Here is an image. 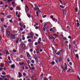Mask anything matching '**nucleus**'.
<instances>
[{
    "label": "nucleus",
    "mask_w": 80,
    "mask_h": 80,
    "mask_svg": "<svg viewBox=\"0 0 80 80\" xmlns=\"http://www.w3.org/2000/svg\"><path fill=\"white\" fill-rule=\"evenodd\" d=\"M33 9L34 11H37L38 12H36V13L37 15V17H38V15H39L38 12H39V13H40L41 11H40L39 9H38V7L37 5H35V8H34Z\"/></svg>",
    "instance_id": "nucleus-1"
},
{
    "label": "nucleus",
    "mask_w": 80,
    "mask_h": 80,
    "mask_svg": "<svg viewBox=\"0 0 80 80\" xmlns=\"http://www.w3.org/2000/svg\"><path fill=\"white\" fill-rule=\"evenodd\" d=\"M7 34L8 35H9V36L11 38H12V39H15V35L13 34H10V32H7Z\"/></svg>",
    "instance_id": "nucleus-2"
},
{
    "label": "nucleus",
    "mask_w": 80,
    "mask_h": 80,
    "mask_svg": "<svg viewBox=\"0 0 80 80\" xmlns=\"http://www.w3.org/2000/svg\"><path fill=\"white\" fill-rule=\"evenodd\" d=\"M29 9L28 6H26L25 10H26V13H27V12H29Z\"/></svg>",
    "instance_id": "nucleus-3"
},
{
    "label": "nucleus",
    "mask_w": 80,
    "mask_h": 80,
    "mask_svg": "<svg viewBox=\"0 0 80 80\" xmlns=\"http://www.w3.org/2000/svg\"><path fill=\"white\" fill-rule=\"evenodd\" d=\"M34 57L36 61H37V60H38V57L37 55V54L34 55Z\"/></svg>",
    "instance_id": "nucleus-4"
},
{
    "label": "nucleus",
    "mask_w": 80,
    "mask_h": 80,
    "mask_svg": "<svg viewBox=\"0 0 80 80\" xmlns=\"http://www.w3.org/2000/svg\"><path fill=\"white\" fill-rule=\"evenodd\" d=\"M64 66V71H65H65H66V70H67V64H66V63H65Z\"/></svg>",
    "instance_id": "nucleus-5"
},
{
    "label": "nucleus",
    "mask_w": 80,
    "mask_h": 80,
    "mask_svg": "<svg viewBox=\"0 0 80 80\" xmlns=\"http://www.w3.org/2000/svg\"><path fill=\"white\" fill-rule=\"evenodd\" d=\"M18 74L19 75V77H18V78H20V77H22V74L21 72H18Z\"/></svg>",
    "instance_id": "nucleus-6"
},
{
    "label": "nucleus",
    "mask_w": 80,
    "mask_h": 80,
    "mask_svg": "<svg viewBox=\"0 0 80 80\" xmlns=\"http://www.w3.org/2000/svg\"><path fill=\"white\" fill-rule=\"evenodd\" d=\"M30 35L31 36V38L33 39V32H31L30 34Z\"/></svg>",
    "instance_id": "nucleus-7"
},
{
    "label": "nucleus",
    "mask_w": 80,
    "mask_h": 80,
    "mask_svg": "<svg viewBox=\"0 0 80 80\" xmlns=\"http://www.w3.org/2000/svg\"><path fill=\"white\" fill-rule=\"evenodd\" d=\"M27 57H28V58H30L31 57V56H30V54L28 52H27Z\"/></svg>",
    "instance_id": "nucleus-8"
},
{
    "label": "nucleus",
    "mask_w": 80,
    "mask_h": 80,
    "mask_svg": "<svg viewBox=\"0 0 80 80\" xmlns=\"http://www.w3.org/2000/svg\"><path fill=\"white\" fill-rule=\"evenodd\" d=\"M44 27L46 28H48V25L47 24H45L44 25Z\"/></svg>",
    "instance_id": "nucleus-9"
},
{
    "label": "nucleus",
    "mask_w": 80,
    "mask_h": 80,
    "mask_svg": "<svg viewBox=\"0 0 80 80\" xmlns=\"http://www.w3.org/2000/svg\"><path fill=\"white\" fill-rule=\"evenodd\" d=\"M21 10V8H20L18 6H17L16 7V10Z\"/></svg>",
    "instance_id": "nucleus-10"
},
{
    "label": "nucleus",
    "mask_w": 80,
    "mask_h": 80,
    "mask_svg": "<svg viewBox=\"0 0 80 80\" xmlns=\"http://www.w3.org/2000/svg\"><path fill=\"white\" fill-rule=\"evenodd\" d=\"M11 67L12 68H15V67L14 64H12L11 66Z\"/></svg>",
    "instance_id": "nucleus-11"
},
{
    "label": "nucleus",
    "mask_w": 80,
    "mask_h": 80,
    "mask_svg": "<svg viewBox=\"0 0 80 80\" xmlns=\"http://www.w3.org/2000/svg\"><path fill=\"white\" fill-rule=\"evenodd\" d=\"M63 12V13L64 15H66V10L65 9L62 10Z\"/></svg>",
    "instance_id": "nucleus-12"
},
{
    "label": "nucleus",
    "mask_w": 80,
    "mask_h": 80,
    "mask_svg": "<svg viewBox=\"0 0 80 80\" xmlns=\"http://www.w3.org/2000/svg\"><path fill=\"white\" fill-rule=\"evenodd\" d=\"M22 48H25V47H26V45L25 44H22Z\"/></svg>",
    "instance_id": "nucleus-13"
},
{
    "label": "nucleus",
    "mask_w": 80,
    "mask_h": 80,
    "mask_svg": "<svg viewBox=\"0 0 80 80\" xmlns=\"http://www.w3.org/2000/svg\"><path fill=\"white\" fill-rule=\"evenodd\" d=\"M0 67L3 68V67H4V65H3V63H1V65H0Z\"/></svg>",
    "instance_id": "nucleus-14"
},
{
    "label": "nucleus",
    "mask_w": 80,
    "mask_h": 80,
    "mask_svg": "<svg viewBox=\"0 0 80 80\" xmlns=\"http://www.w3.org/2000/svg\"><path fill=\"white\" fill-rule=\"evenodd\" d=\"M62 59V58L60 57L58 59V61L59 62H61Z\"/></svg>",
    "instance_id": "nucleus-15"
},
{
    "label": "nucleus",
    "mask_w": 80,
    "mask_h": 80,
    "mask_svg": "<svg viewBox=\"0 0 80 80\" xmlns=\"http://www.w3.org/2000/svg\"><path fill=\"white\" fill-rule=\"evenodd\" d=\"M19 65H24V63L23 62H19Z\"/></svg>",
    "instance_id": "nucleus-16"
},
{
    "label": "nucleus",
    "mask_w": 80,
    "mask_h": 80,
    "mask_svg": "<svg viewBox=\"0 0 80 80\" xmlns=\"http://www.w3.org/2000/svg\"><path fill=\"white\" fill-rule=\"evenodd\" d=\"M52 32H56V29L54 27H53L52 28Z\"/></svg>",
    "instance_id": "nucleus-17"
},
{
    "label": "nucleus",
    "mask_w": 80,
    "mask_h": 80,
    "mask_svg": "<svg viewBox=\"0 0 80 80\" xmlns=\"http://www.w3.org/2000/svg\"><path fill=\"white\" fill-rule=\"evenodd\" d=\"M1 31L2 32V33H3L4 32V29L3 28H2L1 27Z\"/></svg>",
    "instance_id": "nucleus-18"
},
{
    "label": "nucleus",
    "mask_w": 80,
    "mask_h": 80,
    "mask_svg": "<svg viewBox=\"0 0 80 80\" xmlns=\"http://www.w3.org/2000/svg\"><path fill=\"white\" fill-rule=\"evenodd\" d=\"M19 25L21 26V27H23V24H22V22H19Z\"/></svg>",
    "instance_id": "nucleus-19"
},
{
    "label": "nucleus",
    "mask_w": 80,
    "mask_h": 80,
    "mask_svg": "<svg viewBox=\"0 0 80 80\" xmlns=\"http://www.w3.org/2000/svg\"><path fill=\"white\" fill-rule=\"evenodd\" d=\"M7 18H9V19L10 18H11V15L8 16Z\"/></svg>",
    "instance_id": "nucleus-20"
},
{
    "label": "nucleus",
    "mask_w": 80,
    "mask_h": 80,
    "mask_svg": "<svg viewBox=\"0 0 80 80\" xmlns=\"http://www.w3.org/2000/svg\"><path fill=\"white\" fill-rule=\"evenodd\" d=\"M23 76H24V77H25V76H26V75H27V74H26L25 72H23Z\"/></svg>",
    "instance_id": "nucleus-21"
},
{
    "label": "nucleus",
    "mask_w": 80,
    "mask_h": 80,
    "mask_svg": "<svg viewBox=\"0 0 80 80\" xmlns=\"http://www.w3.org/2000/svg\"><path fill=\"white\" fill-rule=\"evenodd\" d=\"M36 50L37 53H38L39 52H40V50H39V49H38V48Z\"/></svg>",
    "instance_id": "nucleus-22"
},
{
    "label": "nucleus",
    "mask_w": 80,
    "mask_h": 80,
    "mask_svg": "<svg viewBox=\"0 0 80 80\" xmlns=\"http://www.w3.org/2000/svg\"><path fill=\"white\" fill-rule=\"evenodd\" d=\"M12 51L13 52H14V53H15V52H17V50L15 49H13Z\"/></svg>",
    "instance_id": "nucleus-23"
},
{
    "label": "nucleus",
    "mask_w": 80,
    "mask_h": 80,
    "mask_svg": "<svg viewBox=\"0 0 80 80\" xmlns=\"http://www.w3.org/2000/svg\"><path fill=\"white\" fill-rule=\"evenodd\" d=\"M31 62V63H35V61L33 60H32Z\"/></svg>",
    "instance_id": "nucleus-24"
},
{
    "label": "nucleus",
    "mask_w": 80,
    "mask_h": 80,
    "mask_svg": "<svg viewBox=\"0 0 80 80\" xmlns=\"http://www.w3.org/2000/svg\"><path fill=\"white\" fill-rule=\"evenodd\" d=\"M51 65H54V64H55V62L54 61H53L51 62Z\"/></svg>",
    "instance_id": "nucleus-25"
},
{
    "label": "nucleus",
    "mask_w": 80,
    "mask_h": 80,
    "mask_svg": "<svg viewBox=\"0 0 80 80\" xmlns=\"http://www.w3.org/2000/svg\"><path fill=\"white\" fill-rule=\"evenodd\" d=\"M6 54H7V55H9V54H10L9 52H8V51H6Z\"/></svg>",
    "instance_id": "nucleus-26"
},
{
    "label": "nucleus",
    "mask_w": 80,
    "mask_h": 80,
    "mask_svg": "<svg viewBox=\"0 0 80 80\" xmlns=\"http://www.w3.org/2000/svg\"><path fill=\"white\" fill-rule=\"evenodd\" d=\"M50 38L51 39H54V37H53V36H50Z\"/></svg>",
    "instance_id": "nucleus-27"
},
{
    "label": "nucleus",
    "mask_w": 80,
    "mask_h": 80,
    "mask_svg": "<svg viewBox=\"0 0 80 80\" xmlns=\"http://www.w3.org/2000/svg\"><path fill=\"white\" fill-rule=\"evenodd\" d=\"M19 41V39H18L17 40H16V43H18V42Z\"/></svg>",
    "instance_id": "nucleus-28"
},
{
    "label": "nucleus",
    "mask_w": 80,
    "mask_h": 80,
    "mask_svg": "<svg viewBox=\"0 0 80 80\" xmlns=\"http://www.w3.org/2000/svg\"><path fill=\"white\" fill-rule=\"evenodd\" d=\"M76 57H77V58H79V57H78V54H76Z\"/></svg>",
    "instance_id": "nucleus-29"
},
{
    "label": "nucleus",
    "mask_w": 80,
    "mask_h": 80,
    "mask_svg": "<svg viewBox=\"0 0 80 80\" xmlns=\"http://www.w3.org/2000/svg\"><path fill=\"white\" fill-rule=\"evenodd\" d=\"M70 70H71V69H70V68H69L68 69V70L67 71V72H70Z\"/></svg>",
    "instance_id": "nucleus-30"
},
{
    "label": "nucleus",
    "mask_w": 80,
    "mask_h": 80,
    "mask_svg": "<svg viewBox=\"0 0 80 80\" xmlns=\"http://www.w3.org/2000/svg\"><path fill=\"white\" fill-rule=\"evenodd\" d=\"M43 80H48V79L47 78H43Z\"/></svg>",
    "instance_id": "nucleus-31"
},
{
    "label": "nucleus",
    "mask_w": 80,
    "mask_h": 80,
    "mask_svg": "<svg viewBox=\"0 0 80 80\" xmlns=\"http://www.w3.org/2000/svg\"><path fill=\"white\" fill-rule=\"evenodd\" d=\"M0 5H3V2L2 1H0Z\"/></svg>",
    "instance_id": "nucleus-32"
},
{
    "label": "nucleus",
    "mask_w": 80,
    "mask_h": 80,
    "mask_svg": "<svg viewBox=\"0 0 80 80\" xmlns=\"http://www.w3.org/2000/svg\"><path fill=\"white\" fill-rule=\"evenodd\" d=\"M3 26L5 28H7V26L6 25L4 24L3 25Z\"/></svg>",
    "instance_id": "nucleus-33"
},
{
    "label": "nucleus",
    "mask_w": 80,
    "mask_h": 80,
    "mask_svg": "<svg viewBox=\"0 0 80 80\" xmlns=\"http://www.w3.org/2000/svg\"><path fill=\"white\" fill-rule=\"evenodd\" d=\"M69 49H70V50L71 49V45H69Z\"/></svg>",
    "instance_id": "nucleus-34"
},
{
    "label": "nucleus",
    "mask_w": 80,
    "mask_h": 80,
    "mask_svg": "<svg viewBox=\"0 0 80 80\" xmlns=\"http://www.w3.org/2000/svg\"><path fill=\"white\" fill-rule=\"evenodd\" d=\"M12 0H8V2L9 3H10V2H12Z\"/></svg>",
    "instance_id": "nucleus-35"
},
{
    "label": "nucleus",
    "mask_w": 80,
    "mask_h": 80,
    "mask_svg": "<svg viewBox=\"0 0 80 80\" xmlns=\"http://www.w3.org/2000/svg\"><path fill=\"white\" fill-rule=\"evenodd\" d=\"M2 75H6V72H2Z\"/></svg>",
    "instance_id": "nucleus-36"
},
{
    "label": "nucleus",
    "mask_w": 80,
    "mask_h": 80,
    "mask_svg": "<svg viewBox=\"0 0 80 80\" xmlns=\"http://www.w3.org/2000/svg\"><path fill=\"white\" fill-rule=\"evenodd\" d=\"M60 7H61V8H64V7L62 6V5H60Z\"/></svg>",
    "instance_id": "nucleus-37"
},
{
    "label": "nucleus",
    "mask_w": 80,
    "mask_h": 80,
    "mask_svg": "<svg viewBox=\"0 0 80 80\" xmlns=\"http://www.w3.org/2000/svg\"><path fill=\"white\" fill-rule=\"evenodd\" d=\"M32 40H31V39H29L28 40V42H30Z\"/></svg>",
    "instance_id": "nucleus-38"
},
{
    "label": "nucleus",
    "mask_w": 80,
    "mask_h": 80,
    "mask_svg": "<svg viewBox=\"0 0 80 80\" xmlns=\"http://www.w3.org/2000/svg\"><path fill=\"white\" fill-rule=\"evenodd\" d=\"M1 20L2 22H3V21H4V20H3V19L2 18H1Z\"/></svg>",
    "instance_id": "nucleus-39"
},
{
    "label": "nucleus",
    "mask_w": 80,
    "mask_h": 80,
    "mask_svg": "<svg viewBox=\"0 0 80 80\" xmlns=\"http://www.w3.org/2000/svg\"><path fill=\"white\" fill-rule=\"evenodd\" d=\"M8 60H10V57L9 56L8 57Z\"/></svg>",
    "instance_id": "nucleus-40"
},
{
    "label": "nucleus",
    "mask_w": 80,
    "mask_h": 80,
    "mask_svg": "<svg viewBox=\"0 0 80 80\" xmlns=\"http://www.w3.org/2000/svg\"><path fill=\"white\" fill-rule=\"evenodd\" d=\"M32 70H35V67H32Z\"/></svg>",
    "instance_id": "nucleus-41"
},
{
    "label": "nucleus",
    "mask_w": 80,
    "mask_h": 80,
    "mask_svg": "<svg viewBox=\"0 0 80 80\" xmlns=\"http://www.w3.org/2000/svg\"><path fill=\"white\" fill-rule=\"evenodd\" d=\"M13 8L12 7H11V8H10V10H13Z\"/></svg>",
    "instance_id": "nucleus-42"
},
{
    "label": "nucleus",
    "mask_w": 80,
    "mask_h": 80,
    "mask_svg": "<svg viewBox=\"0 0 80 80\" xmlns=\"http://www.w3.org/2000/svg\"><path fill=\"white\" fill-rule=\"evenodd\" d=\"M28 17H29V18H30V17H31L30 15L29 14H28Z\"/></svg>",
    "instance_id": "nucleus-43"
},
{
    "label": "nucleus",
    "mask_w": 80,
    "mask_h": 80,
    "mask_svg": "<svg viewBox=\"0 0 80 80\" xmlns=\"http://www.w3.org/2000/svg\"><path fill=\"white\" fill-rule=\"evenodd\" d=\"M65 42L66 43H67V44L68 43V42L67 41H65Z\"/></svg>",
    "instance_id": "nucleus-44"
},
{
    "label": "nucleus",
    "mask_w": 80,
    "mask_h": 80,
    "mask_svg": "<svg viewBox=\"0 0 80 80\" xmlns=\"http://www.w3.org/2000/svg\"><path fill=\"white\" fill-rule=\"evenodd\" d=\"M9 22H10V23H12V22H13V21L12 20H9Z\"/></svg>",
    "instance_id": "nucleus-45"
},
{
    "label": "nucleus",
    "mask_w": 80,
    "mask_h": 80,
    "mask_svg": "<svg viewBox=\"0 0 80 80\" xmlns=\"http://www.w3.org/2000/svg\"><path fill=\"white\" fill-rule=\"evenodd\" d=\"M50 32H52V31H53V30H52V28H51L50 29Z\"/></svg>",
    "instance_id": "nucleus-46"
},
{
    "label": "nucleus",
    "mask_w": 80,
    "mask_h": 80,
    "mask_svg": "<svg viewBox=\"0 0 80 80\" xmlns=\"http://www.w3.org/2000/svg\"><path fill=\"white\" fill-rule=\"evenodd\" d=\"M47 17V15H45L42 16L43 18H45Z\"/></svg>",
    "instance_id": "nucleus-47"
},
{
    "label": "nucleus",
    "mask_w": 80,
    "mask_h": 80,
    "mask_svg": "<svg viewBox=\"0 0 80 80\" xmlns=\"http://www.w3.org/2000/svg\"><path fill=\"white\" fill-rule=\"evenodd\" d=\"M35 25L36 26H38V23H37V22L35 23Z\"/></svg>",
    "instance_id": "nucleus-48"
},
{
    "label": "nucleus",
    "mask_w": 80,
    "mask_h": 80,
    "mask_svg": "<svg viewBox=\"0 0 80 80\" xmlns=\"http://www.w3.org/2000/svg\"><path fill=\"white\" fill-rule=\"evenodd\" d=\"M22 40H25V37H23L22 38Z\"/></svg>",
    "instance_id": "nucleus-49"
},
{
    "label": "nucleus",
    "mask_w": 80,
    "mask_h": 80,
    "mask_svg": "<svg viewBox=\"0 0 80 80\" xmlns=\"http://www.w3.org/2000/svg\"><path fill=\"white\" fill-rule=\"evenodd\" d=\"M3 68H0V71H1L3 70Z\"/></svg>",
    "instance_id": "nucleus-50"
},
{
    "label": "nucleus",
    "mask_w": 80,
    "mask_h": 80,
    "mask_svg": "<svg viewBox=\"0 0 80 80\" xmlns=\"http://www.w3.org/2000/svg\"><path fill=\"white\" fill-rule=\"evenodd\" d=\"M35 36H36V37H38V34H37L36 33L35 34Z\"/></svg>",
    "instance_id": "nucleus-51"
},
{
    "label": "nucleus",
    "mask_w": 80,
    "mask_h": 80,
    "mask_svg": "<svg viewBox=\"0 0 80 80\" xmlns=\"http://www.w3.org/2000/svg\"><path fill=\"white\" fill-rule=\"evenodd\" d=\"M75 12H77V11H78V10H77V8H75Z\"/></svg>",
    "instance_id": "nucleus-52"
},
{
    "label": "nucleus",
    "mask_w": 80,
    "mask_h": 80,
    "mask_svg": "<svg viewBox=\"0 0 80 80\" xmlns=\"http://www.w3.org/2000/svg\"><path fill=\"white\" fill-rule=\"evenodd\" d=\"M20 58H23V56H22V55H20Z\"/></svg>",
    "instance_id": "nucleus-53"
},
{
    "label": "nucleus",
    "mask_w": 80,
    "mask_h": 80,
    "mask_svg": "<svg viewBox=\"0 0 80 80\" xmlns=\"http://www.w3.org/2000/svg\"><path fill=\"white\" fill-rule=\"evenodd\" d=\"M35 45H38V43L37 42H36L35 43Z\"/></svg>",
    "instance_id": "nucleus-54"
},
{
    "label": "nucleus",
    "mask_w": 80,
    "mask_h": 80,
    "mask_svg": "<svg viewBox=\"0 0 80 80\" xmlns=\"http://www.w3.org/2000/svg\"><path fill=\"white\" fill-rule=\"evenodd\" d=\"M76 43V42L75 41H73V45H75Z\"/></svg>",
    "instance_id": "nucleus-55"
},
{
    "label": "nucleus",
    "mask_w": 80,
    "mask_h": 80,
    "mask_svg": "<svg viewBox=\"0 0 80 80\" xmlns=\"http://www.w3.org/2000/svg\"><path fill=\"white\" fill-rule=\"evenodd\" d=\"M8 7V5H6L4 6V7L5 8H6V7Z\"/></svg>",
    "instance_id": "nucleus-56"
},
{
    "label": "nucleus",
    "mask_w": 80,
    "mask_h": 80,
    "mask_svg": "<svg viewBox=\"0 0 80 80\" xmlns=\"http://www.w3.org/2000/svg\"><path fill=\"white\" fill-rule=\"evenodd\" d=\"M30 38V36H28L27 37V39H29Z\"/></svg>",
    "instance_id": "nucleus-57"
},
{
    "label": "nucleus",
    "mask_w": 80,
    "mask_h": 80,
    "mask_svg": "<svg viewBox=\"0 0 80 80\" xmlns=\"http://www.w3.org/2000/svg\"><path fill=\"white\" fill-rule=\"evenodd\" d=\"M31 67H33V66H34V65H33V64H31Z\"/></svg>",
    "instance_id": "nucleus-58"
},
{
    "label": "nucleus",
    "mask_w": 80,
    "mask_h": 80,
    "mask_svg": "<svg viewBox=\"0 0 80 80\" xmlns=\"http://www.w3.org/2000/svg\"><path fill=\"white\" fill-rule=\"evenodd\" d=\"M63 39H64V40H67V38H64Z\"/></svg>",
    "instance_id": "nucleus-59"
},
{
    "label": "nucleus",
    "mask_w": 80,
    "mask_h": 80,
    "mask_svg": "<svg viewBox=\"0 0 80 80\" xmlns=\"http://www.w3.org/2000/svg\"><path fill=\"white\" fill-rule=\"evenodd\" d=\"M22 40V38H21L19 40V42H21Z\"/></svg>",
    "instance_id": "nucleus-60"
},
{
    "label": "nucleus",
    "mask_w": 80,
    "mask_h": 80,
    "mask_svg": "<svg viewBox=\"0 0 80 80\" xmlns=\"http://www.w3.org/2000/svg\"><path fill=\"white\" fill-rule=\"evenodd\" d=\"M39 41H42V39H41V38H39Z\"/></svg>",
    "instance_id": "nucleus-61"
},
{
    "label": "nucleus",
    "mask_w": 80,
    "mask_h": 80,
    "mask_svg": "<svg viewBox=\"0 0 80 80\" xmlns=\"http://www.w3.org/2000/svg\"><path fill=\"white\" fill-rule=\"evenodd\" d=\"M38 28V26H37L35 27V29H36V30H37Z\"/></svg>",
    "instance_id": "nucleus-62"
},
{
    "label": "nucleus",
    "mask_w": 80,
    "mask_h": 80,
    "mask_svg": "<svg viewBox=\"0 0 80 80\" xmlns=\"http://www.w3.org/2000/svg\"><path fill=\"white\" fill-rule=\"evenodd\" d=\"M43 30L44 32L45 31V28H43Z\"/></svg>",
    "instance_id": "nucleus-63"
},
{
    "label": "nucleus",
    "mask_w": 80,
    "mask_h": 80,
    "mask_svg": "<svg viewBox=\"0 0 80 80\" xmlns=\"http://www.w3.org/2000/svg\"><path fill=\"white\" fill-rule=\"evenodd\" d=\"M68 38H72V37L71 36H69L68 37Z\"/></svg>",
    "instance_id": "nucleus-64"
}]
</instances>
